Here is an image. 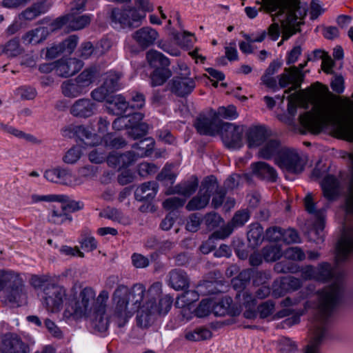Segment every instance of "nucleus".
<instances>
[{
	"label": "nucleus",
	"instance_id": "f257e3e1",
	"mask_svg": "<svg viewBox=\"0 0 353 353\" xmlns=\"http://www.w3.org/2000/svg\"><path fill=\"white\" fill-rule=\"evenodd\" d=\"M350 159L352 165L342 205L345 218L342 224L341 236L336 245V264L333 267L327 262H323L316 267V281L327 283L333 281L330 285L317 292V318L323 326L342 301L345 273L339 270L338 266L353 255V152L350 154Z\"/></svg>",
	"mask_w": 353,
	"mask_h": 353
},
{
	"label": "nucleus",
	"instance_id": "f03ea898",
	"mask_svg": "<svg viewBox=\"0 0 353 353\" xmlns=\"http://www.w3.org/2000/svg\"><path fill=\"white\" fill-rule=\"evenodd\" d=\"M341 105L345 116L350 121L343 120L332 109L320 108L301 114L299 118L300 124L305 130L313 134L330 129L336 134L353 141V101L345 98Z\"/></svg>",
	"mask_w": 353,
	"mask_h": 353
},
{
	"label": "nucleus",
	"instance_id": "7ed1b4c3",
	"mask_svg": "<svg viewBox=\"0 0 353 353\" xmlns=\"http://www.w3.org/2000/svg\"><path fill=\"white\" fill-rule=\"evenodd\" d=\"M112 308L110 321L117 327H122L126 325L129 319L136 312L128 299L127 286L119 285L112 296Z\"/></svg>",
	"mask_w": 353,
	"mask_h": 353
},
{
	"label": "nucleus",
	"instance_id": "20e7f679",
	"mask_svg": "<svg viewBox=\"0 0 353 353\" xmlns=\"http://www.w3.org/2000/svg\"><path fill=\"white\" fill-rule=\"evenodd\" d=\"M88 176V168L83 166L77 170V174L66 168L56 166L46 170L44 172V178L49 182L74 188L86 181Z\"/></svg>",
	"mask_w": 353,
	"mask_h": 353
},
{
	"label": "nucleus",
	"instance_id": "39448f33",
	"mask_svg": "<svg viewBox=\"0 0 353 353\" xmlns=\"http://www.w3.org/2000/svg\"><path fill=\"white\" fill-rule=\"evenodd\" d=\"M73 298L66 303L63 312L65 319L79 320L86 318L88 311V287L76 283L72 288Z\"/></svg>",
	"mask_w": 353,
	"mask_h": 353
},
{
	"label": "nucleus",
	"instance_id": "423d86ee",
	"mask_svg": "<svg viewBox=\"0 0 353 353\" xmlns=\"http://www.w3.org/2000/svg\"><path fill=\"white\" fill-rule=\"evenodd\" d=\"M316 307L317 309V303L306 301L304 304V309L299 310L291 318L286 319V323L288 325L297 324L300 321V316H302L305 311L310 308ZM318 310L315 316V323L314 324L313 337L310 344L307 347L305 353H319V347L322 343L323 340L325 338L327 329L329 326L330 318H328L324 326L321 325L320 321L317 318Z\"/></svg>",
	"mask_w": 353,
	"mask_h": 353
},
{
	"label": "nucleus",
	"instance_id": "0eeeda50",
	"mask_svg": "<svg viewBox=\"0 0 353 353\" xmlns=\"http://www.w3.org/2000/svg\"><path fill=\"white\" fill-rule=\"evenodd\" d=\"M275 164L285 173L298 175L304 170L305 161L296 150L285 147L276 157Z\"/></svg>",
	"mask_w": 353,
	"mask_h": 353
},
{
	"label": "nucleus",
	"instance_id": "6e6552de",
	"mask_svg": "<svg viewBox=\"0 0 353 353\" xmlns=\"http://www.w3.org/2000/svg\"><path fill=\"white\" fill-rule=\"evenodd\" d=\"M217 188V179L214 175H210L201 181L197 194L193 196L185 208L188 211L200 210L209 203L212 193Z\"/></svg>",
	"mask_w": 353,
	"mask_h": 353
},
{
	"label": "nucleus",
	"instance_id": "1a4fd4ad",
	"mask_svg": "<svg viewBox=\"0 0 353 353\" xmlns=\"http://www.w3.org/2000/svg\"><path fill=\"white\" fill-rule=\"evenodd\" d=\"M172 302L173 299L169 295L162 297L159 300L158 306L156 305V301L148 300L143 306L140 314L137 316V324L141 327H148L152 320V316L156 313L166 314L170 310Z\"/></svg>",
	"mask_w": 353,
	"mask_h": 353
},
{
	"label": "nucleus",
	"instance_id": "9d476101",
	"mask_svg": "<svg viewBox=\"0 0 353 353\" xmlns=\"http://www.w3.org/2000/svg\"><path fill=\"white\" fill-rule=\"evenodd\" d=\"M66 290L59 285L48 283L43 288V304L48 312H59L66 300Z\"/></svg>",
	"mask_w": 353,
	"mask_h": 353
},
{
	"label": "nucleus",
	"instance_id": "9b49d317",
	"mask_svg": "<svg viewBox=\"0 0 353 353\" xmlns=\"http://www.w3.org/2000/svg\"><path fill=\"white\" fill-rule=\"evenodd\" d=\"M108 298V292L106 290H102L93 303L91 309L92 317L90 325L95 332L103 333L108 330V320L104 317V315Z\"/></svg>",
	"mask_w": 353,
	"mask_h": 353
},
{
	"label": "nucleus",
	"instance_id": "f8f14e48",
	"mask_svg": "<svg viewBox=\"0 0 353 353\" xmlns=\"http://www.w3.org/2000/svg\"><path fill=\"white\" fill-rule=\"evenodd\" d=\"M144 17L145 14H141L137 9L131 7L123 10L114 8L110 16L114 26H119L121 28L139 26Z\"/></svg>",
	"mask_w": 353,
	"mask_h": 353
},
{
	"label": "nucleus",
	"instance_id": "ddd939ff",
	"mask_svg": "<svg viewBox=\"0 0 353 353\" xmlns=\"http://www.w3.org/2000/svg\"><path fill=\"white\" fill-rule=\"evenodd\" d=\"M304 205L305 210L310 214H312L315 219L313 224L312 232L316 236L314 239L316 243L323 242L324 240V228H325V219L326 209L321 208L320 209L316 208V205L314 202L312 194L308 193L304 199Z\"/></svg>",
	"mask_w": 353,
	"mask_h": 353
},
{
	"label": "nucleus",
	"instance_id": "4468645a",
	"mask_svg": "<svg viewBox=\"0 0 353 353\" xmlns=\"http://www.w3.org/2000/svg\"><path fill=\"white\" fill-rule=\"evenodd\" d=\"M244 126L232 123H223L221 127V139L225 145L231 150H239L243 146Z\"/></svg>",
	"mask_w": 353,
	"mask_h": 353
},
{
	"label": "nucleus",
	"instance_id": "2eb2a0df",
	"mask_svg": "<svg viewBox=\"0 0 353 353\" xmlns=\"http://www.w3.org/2000/svg\"><path fill=\"white\" fill-rule=\"evenodd\" d=\"M276 11H277V12L274 15H272L274 23L269 26L268 34L273 41L278 39L280 36V28L279 23L275 22L277 19L281 23V26L283 30V39L288 40L298 31V28L294 26L297 19L294 21L290 22L287 19V11H285L282 15H279L280 12L279 9H277Z\"/></svg>",
	"mask_w": 353,
	"mask_h": 353
},
{
	"label": "nucleus",
	"instance_id": "dca6fc26",
	"mask_svg": "<svg viewBox=\"0 0 353 353\" xmlns=\"http://www.w3.org/2000/svg\"><path fill=\"white\" fill-rule=\"evenodd\" d=\"M88 88V70H84L74 80L65 81L61 84L63 94L70 98H76L82 94L86 93Z\"/></svg>",
	"mask_w": 353,
	"mask_h": 353
},
{
	"label": "nucleus",
	"instance_id": "f3484780",
	"mask_svg": "<svg viewBox=\"0 0 353 353\" xmlns=\"http://www.w3.org/2000/svg\"><path fill=\"white\" fill-rule=\"evenodd\" d=\"M303 78L304 74L303 72H300V70L296 66H292L285 68V72L279 76V83L280 87L283 88L292 83V86L285 91V94H290L301 87Z\"/></svg>",
	"mask_w": 353,
	"mask_h": 353
},
{
	"label": "nucleus",
	"instance_id": "a211bd4d",
	"mask_svg": "<svg viewBox=\"0 0 353 353\" xmlns=\"http://www.w3.org/2000/svg\"><path fill=\"white\" fill-rule=\"evenodd\" d=\"M83 65L81 61L74 58L61 59L54 63V70L58 76L67 78L79 72Z\"/></svg>",
	"mask_w": 353,
	"mask_h": 353
},
{
	"label": "nucleus",
	"instance_id": "6ab92c4d",
	"mask_svg": "<svg viewBox=\"0 0 353 353\" xmlns=\"http://www.w3.org/2000/svg\"><path fill=\"white\" fill-rule=\"evenodd\" d=\"M170 90L175 95L185 97L190 94L196 87V82L190 77H174L170 82Z\"/></svg>",
	"mask_w": 353,
	"mask_h": 353
},
{
	"label": "nucleus",
	"instance_id": "aec40b11",
	"mask_svg": "<svg viewBox=\"0 0 353 353\" xmlns=\"http://www.w3.org/2000/svg\"><path fill=\"white\" fill-rule=\"evenodd\" d=\"M302 281L300 279L292 276L282 277L278 282L273 285L272 296L274 298L283 296L288 292H293L299 290L302 286Z\"/></svg>",
	"mask_w": 353,
	"mask_h": 353
},
{
	"label": "nucleus",
	"instance_id": "412c9836",
	"mask_svg": "<svg viewBox=\"0 0 353 353\" xmlns=\"http://www.w3.org/2000/svg\"><path fill=\"white\" fill-rule=\"evenodd\" d=\"M0 353H30L29 346L14 334H6Z\"/></svg>",
	"mask_w": 353,
	"mask_h": 353
},
{
	"label": "nucleus",
	"instance_id": "4be33fe9",
	"mask_svg": "<svg viewBox=\"0 0 353 353\" xmlns=\"http://www.w3.org/2000/svg\"><path fill=\"white\" fill-rule=\"evenodd\" d=\"M246 143L249 148L261 145L270 136L268 130L263 125L250 126L245 132Z\"/></svg>",
	"mask_w": 353,
	"mask_h": 353
},
{
	"label": "nucleus",
	"instance_id": "5701e85b",
	"mask_svg": "<svg viewBox=\"0 0 353 353\" xmlns=\"http://www.w3.org/2000/svg\"><path fill=\"white\" fill-rule=\"evenodd\" d=\"M216 119L214 115L212 118L205 114H199L196 119L194 125L200 134L213 136L221 128L216 124Z\"/></svg>",
	"mask_w": 353,
	"mask_h": 353
},
{
	"label": "nucleus",
	"instance_id": "b1692460",
	"mask_svg": "<svg viewBox=\"0 0 353 353\" xmlns=\"http://www.w3.org/2000/svg\"><path fill=\"white\" fill-rule=\"evenodd\" d=\"M158 32L150 27H143L132 34L133 39L139 47L145 49L153 45L158 38Z\"/></svg>",
	"mask_w": 353,
	"mask_h": 353
},
{
	"label": "nucleus",
	"instance_id": "393cba45",
	"mask_svg": "<svg viewBox=\"0 0 353 353\" xmlns=\"http://www.w3.org/2000/svg\"><path fill=\"white\" fill-rule=\"evenodd\" d=\"M252 173L256 177L270 182H275L278 178L276 170L268 163L258 161L251 165Z\"/></svg>",
	"mask_w": 353,
	"mask_h": 353
},
{
	"label": "nucleus",
	"instance_id": "a878e982",
	"mask_svg": "<svg viewBox=\"0 0 353 353\" xmlns=\"http://www.w3.org/2000/svg\"><path fill=\"white\" fill-rule=\"evenodd\" d=\"M190 279L187 273L181 269H173L168 274V285L179 291L189 287Z\"/></svg>",
	"mask_w": 353,
	"mask_h": 353
},
{
	"label": "nucleus",
	"instance_id": "bb28decb",
	"mask_svg": "<svg viewBox=\"0 0 353 353\" xmlns=\"http://www.w3.org/2000/svg\"><path fill=\"white\" fill-rule=\"evenodd\" d=\"M52 6L47 1H37L27 8L19 14V19L24 21H32L41 14L46 13Z\"/></svg>",
	"mask_w": 353,
	"mask_h": 353
},
{
	"label": "nucleus",
	"instance_id": "cd10ccee",
	"mask_svg": "<svg viewBox=\"0 0 353 353\" xmlns=\"http://www.w3.org/2000/svg\"><path fill=\"white\" fill-rule=\"evenodd\" d=\"M284 148L278 139H267L259 149V155L263 159L270 160L274 158L275 161L276 157L280 155Z\"/></svg>",
	"mask_w": 353,
	"mask_h": 353
},
{
	"label": "nucleus",
	"instance_id": "c85d7f7f",
	"mask_svg": "<svg viewBox=\"0 0 353 353\" xmlns=\"http://www.w3.org/2000/svg\"><path fill=\"white\" fill-rule=\"evenodd\" d=\"M146 289L145 287L141 283L134 284L131 289L127 287L128 299L130 301L132 306L136 307V312L138 311V314L142 310L143 306L145 305H141L144 297L145 296Z\"/></svg>",
	"mask_w": 353,
	"mask_h": 353
},
{
	"label": "nucleus",
	"instance_id": "c756f323",
	"mask_svg": "<svg viewBox=\"0 0 353 353\" xmlns=\"http://www.w3.org/2000/svg\"><path fill=\"white\" fill-rule=\"evenodd\" d=\"M158 188L159 185L155 181L145 182L135 190V199L139 201H150L156 196Z\"/></svg>",
	"mask_w": 353,
	"mask_h": 353
},
{
	"label": "nucleus",
	"instance_id": "7c9ffc66",
	"mask_svg": "<svg viewBox=\"0 0 353 353\" xmlns=\"http://www.w3.org/2000/svg\"><path fill=\"white\" fill-rule=\"evenodd\" d=\"M49 34L46 27H38L30 30L23 34L21 37L24 45H37L45 41Z\"/></svg>",
	"mask_w": 353,
	"mask_h": 353
},
{
	"label": "nucleus",
	"instance_id": "2f4dec72",
	"mask_svg": "<svg viewBox=\"0 0 353 353\" xmlns=\"http://www.w3.org/2000/svg\"><path fill=\"white\" fill-rule=\"evenodd\" d=\"M321 188L323 196L329 201L334 200L339 193V182L338 179L332 176H326L321 182Z\"/></svg>",
	"mask_w": 353,
	"mask_h": 353
},
{
	"label": "nucleus",
	"instance_id": "473e14b6",
	"mask_svg": "<svg viewBox=\"0 0 353 353\" xmlns=\"http://www.w3.org/2000/svg\"><path fill=\"white\" fill-rule=\"evenodd\" d=\"M19 281V284L12 282L6 290V299L10 303H19L26 299L23 281L20 276Z\"/></svg>",
	"mask_w": 353,
	"mask_h": 353
},
{
	"label": "nucleus",
	"instance_id": "72a5a7b5",
	"mask_svg": "<svg viewBox=\"0 0 353 353\" xmlns=\"http://www.w3.org/2000/svg\"><path fill=\"white\" fill-rule=\"evenodd\" d=\"M232 300L229 296H225L218 302L213 303V313L216 316H222L225 314L236 316L239 314V310H234L232 307Z\"/></svg>",
	"mask_w": 353,
	"mask_h": 353
},
{
	"label": "nucleus",
	"instance_id": "f704fd0d",
	"mask_svg": "<svg viewBox=\"0 0 353 353\" xmlns=\"http://www.w3.org/2000/svg\"><path fill=\"white\" fill-rule=\"evenodd\" d=\"M107 101L108 103L107 108L113 114L122 115L130 108L129 103L121 94L112 96L109 99H107Z\"/></svg>",
	"mask_w": 353,
	"mask_h": 353
},
{
	"label": "nucleus",
	"instance_id": "c9c22d12",
	"mask_svg": "<svg viewBox=\"0 0 353 353\" xmlns=\"http://www.w3.org/2000/svg\"><path fill=\"white\" fill-rule=\"evenodd\" d=\"M290 1V3L289 5H281L278 6L275 10H268L264 7V3H262V6L261 9L265 10L266 12L272 13L273 12H276L277 9H279L280 12L279 15H282L285 11H287L288 15L287 19L290 22L294 21L296 19H298L297 12H299V10L300 9L299 6V2L297 0H288ZM262 2L263 1L262 0Z\"/></svg>",
	"mask_w": 353,
	"mask_h": 353
},
{
	"label": "nucleus",
	"instance_id": "e433bc0d",
	"mask_svg": "<svg viewBox=\"0 0 353 353\" xmlns=\"http://www.w3.org/2000/svg\"><path fill=\"white\" fill-rule=\"evenodd\" d=\"M0 132L8 134L10 135H12L18 139H23L27 141L39 144L41 143V141L36 138L31 134H27L14 126H12L8 123H4L0 121Z\"/></svg>",
	"mask_w": 353,
	"mask_h": 353
},
{
	"label": "nucleus",
	"instance_id": "4c0bfd02",
	"mask_svg": "<svg viewBox=\"0 0 353 353\" xmlns=\"http://www.w3.org/2000/svg\"><path fill=\"white\" fill-rule=\"evenodd\" d=\"M0 132L8 134L10 135H12L18 139H23L27 141L39 144L41 143V141L36 138L31 134H27L14 126H12L8 123H4L0 121Z\"/></svg>",
	"mask_w": 353,
	"mask_h": 353
},
{
	"label": "nucleus",
	"instance_id": "58836bf2",
	"mask_svg": "<svg viewBox=\"0 0 353 353\" xmlns=\"http://www.w3.org/2000/svg\"><path fill=\"white\" fill-rule=\"evenodd\" d=\"M0 132L8 134L10 135H12L18 139H23L27 141L39 144L41 143V141L36 138L31 134H27L14 126H12L8 123H4L0 121Z\"/></svg>",
	"mask_w": 353,
	"mask_h": 353
},
{
	"label": "nucleus",
	"instance_id": "ea45409f",
	"mask_svg": "<svg viewBox=\"0 0 353 353\" xmlns=\"http://www.w3.org/2000/svg\"><path fill=\"white\" fill-rule=\"evenodd\" d=\"M72 220L71 215L65 211L62 205L59 207L53 206L48 216V221L55 225L70 223Z\"/></svg>",
	"mask_w": 353,
	"mask_h": 353
},
{
	"label": "nucleus",
	"instance_id": "a19ab883",
	"mask_svg": "<svg viewBox=\"0 0 353 353\" xmlns=\"http://www.w3.org/2000/svg\"><path fill=\"white\" fill-rule=\"evenodd\" d=\"M87 150V146L76 145L68 150L62 157V161L68 165L76 164L84 155Z\"/></svg>",
	"mask_w": 353,
	"mask_h": 353
},
{
	"label": "nucleus",
	"instance_id": "79ce46f5",
	"mask_svg": "<svg viewBox=\"0 0 353 353\" xmlns=\"http://www.w3.org/2000/svg\"><path fill=\"white\" fill-rule=\"evenodd\" d=\"M249 219L250 214L247 210L237 211L234 214L231 222L224 229V232L225 234L222 235L221 238L229 236L232 233L234 228L243 226L248 221Z\"/></svg>",
	"mask_w": 353,
	"mask_h": 353
},
{
	"label": "nucleus",
	"instance_id": "37998d69",
	"mask_svg": "<svg viewBox=\"0 0 353 353\" xmlns=\"http://www.w3.org/2000/svg\"><path fill=\"white\" fill-rule=\"evenodd\" d=\"M146 59L149 64L155 69L159 68H169L170 64V59L167 57L154 50H151L147 52Z\"/></svg>",
	"mask_w": 353,
	"mask_h": 353
},
{
	"label": "nucleus",
	"instance_id": "c03bdc74",
	"mask_svg": "<svg viewBox=\"0 0 353 353\" xmlns=\"http://www.w3.org/2000/svg\"><path fill=\"white\" fill-rule=\"evenodd\" d=\"M154 148V141L151 138H145L132 145V148L137 150L135 153L137 158L150 156Z\"/></svg>",
	"mask_w": 353,
	"mask_h": 353
},
{
	"label": "nucleus",
	"instance_id": "a18cd8bd",
	"mask_svg": "<svg viewBox=\"0 0 353 353\" xmlns=\"http://www.w3.org/2000/svg\"><path fill=\"white\" fill-rule=\"evenodd\" d=\"M63 136L74 137L77 141L83 142L85 139L88 138V130L83 125L70 126L63 130Z\"/></svg>",
	"mask_w": 353,
	"mask_h": 353
},
{
	"label": "nucleus",
	"instance_id": "49530a36",
	"mask_svg": "<svg viewBox=\"0 0 353 353\" xmlns=\"http://www.w3.org/2000/svg\"><path fill=\"white\" fill-rule=\"evenodd\" d=\"M0 47L1 54L4 53L8 57H15L24 52L18 38H13L6 42L4 46H0Z\"/></svg>",
	"mask_w": 353,
	"mask_h": 353
},
{
	"label": "nucleus",
	"instance_id": "de8ad7c7",
	"mask_svg": "<svg viewBox=\"0 0 353 353\" xmlns=\"http://www.w3.org/2000/svg\"><path fill=\"white\" fill-rule=\"evenodd\" d=\"M199 186V181L196 177L192 181H188L176 185L174 188V193L190 196L193 194Z\"/></svg>",
	"mask_w": 353,
	"mask_h": 353
},
{
	"label": "nucleus",
	"instance_id": "09e8293b",
	"mask_svg": "<svg viewBox=\"0 0 353 353\" xmlns=\"http://www.w3.org/2000/svg\"><path fill=\"white\" fill-rule=\"evenodd\" d=\"M299 96L296 92H294L288 97V116L284 115V119H281L286 123L292 125L294 123V117L296 114Z\"/></svg>",
	"mask_w": 353,
	"mask_h": 353
},
{
	"label": "nucleus",
	"instance_id": "8fccbe9b",
	"mask_svg": "<svg viewBox=\"0 0 353 353\" xmlns=\"http://www.w3.org/2000/svg\"><path fill=\"white\" fill-rule=\"evenodd\" d=\"M248 240L252 246L261 244L264 239L263 228L259 223H252L248 232Z\"/></svg>",
	"mask_w": 353,
	"mask_h": 353
},
{
	"label": "nucleus",
	"instance_id": "3c124183",
	"mask_svg": "<svg viewBox=\"0 0 353 353\" xmlns=\"http://www.w3.org/2000/svg\"><path fill=\"white\" fill-rule=\"evenodd\" d=\"M172 76L169 68H159L154 69L150 76L151 85L153 87L163 85Z\"/></svg>",
	"mask_w": 353,
	"mask_h": 353
},
{
	"label": "nucleus",
	"instance_id": "603ef678",
	"mask_svg": "<svg viewBox=\"0 0 353 353\" xmlns=\"http://www.w3.org/2000/svg\"><path fill=\"white\" fill-rule=\"evenodd\" d=\"M212 337V332L205 327H199L185 332V338L188 341H199L207 340Z\"/></svg>",
	"mask_w": 353,
	"mask_h": 353
},
{
	"label": "nucleus",
	"instance_id": "864d4df0",
	"mask_svg": "<svg viewBox=\"0 0 353 353\" xmlns=\"http://www.w3.org/2000/svg\"><path fill=\"white\" fill-rule=\"evenodd\" d=\"M70 113L75 117L87 118L88 114V99H79L70 107Z\"/></svg>",
	"mask_w": 353,
	"mask_h": 353
},
{
	"label": "nucleus",
	"instance_id": "5fc2aeb1",
	"mask_svg": "<svg viewBox=\"0 0 353 353\" xmlns=\"http://www.w3.org/2000/svg\"><path fill=\"white\" fill-rule=\"evenodd\" d=\"M112 42L108 38H103L94 46L90 45V57H100L106 53L112 47Z\"/></svg>",
	"mask_w": 353,
	"mask_h": 353
},
{
	"label": "nucleus",
	"instance_id": "6e6d98bb",
	"mask_svg": "<svg viewBox=\"0 0 353 353\" xmlns=\"http://www.w3.org/2000/svg\"><path fill=\"white\" fill-rule=\"evenodd\" d=\"M262 256L267 262L275 261L282 256L281 247L276 244H270L262 250Z\"/></svg>",
	"mask_w": 353,
	"mask_h": 353
},
{
	"label": "nucleus",
	"instance_id": "4d7b16f0",
	"mask_svg": "<svg viewBox=\"0 0 353 353\" xmlns=\"http://www.w3.org/2000/svg\"><path fill=\"white\" fill-rule=\"evenodd\" d=\"M120 79L121 74L119 72H110L106 74L103 85L105 86L110 93L114 92L121 88Z\"/></svg>",
	"mask_w": 353,
	"mask_h": 353
},
{
	"label": "nucleus",
	"instance_id": "13d9d810",
	"mask_svg": "<svg viewBox=\"0 0 353 353\" xmlns=\"http://www.w3.org/2000/svg\"><path fill=\"white\" fill-rule=\"evenodd\" d=\"M101 216L117 221L123 225L129 224L130 219L125 216L120 210L116 208H107L101 214Z\"/></svg>",
	"mask_w": 353,
	"mask_h": 353
},
{
	"label": "nucleus",
	"instance_id": "bf43d9fd",
	"mask_svg": "<svg viewBox=\"0 0 353 353\" xmlns=\"http://www.w3.org/2000/svg\"><path fill=\"white\" fill-rule=\"evenodd\" d=\"M199 299V294L196 290H186L184 293L178 297L176 305L179 307L188 306L197 301Z\"/></svg>",
	"mask_w": 353,
	"mask_h": 353
},
{
	"label": "nucleus",
	"instance_id": "052dcab7",
	"mask_svg": "<svg viewBox=\"0 0 353 353\" xmlns=\"http://www.w3.org/2000/svg\"><path fill=\"white\" fill-rule=\"evenodd\" d=\"M12 282L19 284V275L13 272L0 270V291L6 290Z\"/></svg>",
	"mask_w": 353,
	"mask_h": 353
},
{
	"label": "nucleus",
	"instance_id": "680f3d73",
	"mask_svg": "<svg viewBox=\"0 0 353 353\" xmlns=\"http://www.w3.org/2000/svg\"><path fill=\"white\" fill-rule=\"evenodd\" d=\"M78 13L72 12L68 14L70 17L68 19V28L70 30H77L83 28L88 22V18L85 15L77 16Z\"/></svg>",
	"mask_w": 353,
	"mask_h": 353
},
{
	"label": "nucleus",
	"instance_id": "e2e57ef3",
	"mask_svg": "<svg viewBox=\"0 0 353 353\" xmlns=\"http://www.w3.org/2000/svg\"><path fill=\"white\" fill-rule=\"evenodd\" d=\"M274 270L277 273H296L299 271V266L287 260H283L274 265Z\"/></svg>",
	"mask_w": 353,
	"mask_h": 353
},
{
	"label": "nucleus",
	"instance_id": "0e129e2a",
	"mask_svg": "<svg viewBox=\"0 0 353 353\" xmlns=\"http://www.w3.org/2000/svg\"><path fill=\"white\" fill-rule=\"evenodd\" d=\"M31 199L33 203H38L41 201L64 203L68 201V196L65 194H32L31 196Z\"/></svg>",
	"mask_w": 353,
	"mask_h": 353
},
{
	"label": "nucleus",
	"instance_id": "69168bd1",
	"mask_svg": "<svg viewBox=\"0 0 353 353\" xmlns=\"http://www.w3.org/2000/svg\"><path fill=\"white\" fill-rule=\"evenodd\" d=\"M214 116L215 118H223L228 119H234L237 118L238 114L236 109L234 105H229L228 107H220L216 112H214Z\"/></svg>",
	"mask_w": 353,
	"mask_h": 353
},
{
	"label": "nucleus",
	"instance_id": "338daca9",
	"mask_svg": "<svg viewBox=\"0 0 353 353\" xmlns=\"http://www.w3.org/2000/svg\"><path fill=\"white\" fill-rule=\"evenodd\" d=\"M285 259L291 261H301L305 259L304 251L299 247H290L283 252Z\"/></svg>",
	"mask_w": 353,
	"mask_h": 353
},
{
	"label": "nucleus",
	"instance_id": "774afa93",
	"mask_svg": "<svg viewBox=\"0 0 353 353\" xmlns=\"http://www.w3.org/2000/svg\"><path fill=\"white\" fill-rule=\"evenodd\" d=\"M148 131V125L146 123H141L139 125H133L128 128V134L133 139H138L145 137Z\"/></svg>",
	"mask_w": 353,
	"mask_h": 353
}]
</instances>
